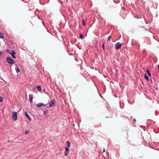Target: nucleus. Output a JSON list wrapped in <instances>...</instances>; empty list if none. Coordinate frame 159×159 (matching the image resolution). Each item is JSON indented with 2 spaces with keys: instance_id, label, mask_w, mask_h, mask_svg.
Returning a JSON list of instances; mask_svg holds the SVG:
<instances>
[{
  "instance_id": "a211bd4d",
  "label": "nucleus",
  "mask_w": 159,
  "mask_h": 159,
  "mask_svg": "<svg viewBox=\"0 0 159 159\" xmlns=\"http://www.w3.org/2000/svg\"><path fill=\"white\" fill-rule=\"evenodd\" d=\"M68 154V153L66 151L64 152V155L65 156H67Z\"/></svg>"
},
{
  "instance_id": "9d476101",
  "label": "nucleus",
  "mask_w": 159,
  "mask_h": 159,
  "mask_svg": "<svg viewBox=\"0 0 159 159\" xmlns=\"http://www.w3.org/2000/svg\"><path fill=\"white\" fill-rule=\"evenodd\" d=\"M144 78L147 80L148 81L149 80V78L147 76L146 74H145L144 75Z\"/></svg>"
},
{
  "instance_id": "cd10ccee",
  "label": "nucleus",
  "mask_w": 159,
  "mask_h": 159,
  "mask_svg": "<svg viewBox=\"0 0 159 159\" xmlns=\"http://www.w3.org/2000/svg\"><path fill=\"white\" fill-rule=\"evenodd\" d=\"M72 54H73V53H70V55H72Z\"/></svg>"
},
{
  "instance_id": "0eeeda50",
  "label": "nucleus",
  "mask_w": 159,
  "mask_h": 159,
  "mask_svg": "<svg viewBox=\"0 0 159 159\" xmlns=\"http://www.w3.org/2000/svg\"><path fill=\"white\" fill-rule=\"evenodd\" d=\"M29 98L30 101L31 102H33V95L31 94H30L29 95Z\"/></svg>"
},
{
  "instance_id": "aec40b11",
  "label": "nucleus",
  "mask_w": 159,
  "mask_h": 159,
  "mask_svg": "<svg viewBox=\"0 0 159 159\" xmlns=\"http://www.w3.org/2000/svg\"><path fill=\"white\" fill-rule=\"evenodd\" d=\"M83 24L84 25H85V21L84 20H83Z\"/></svg>"
},
{
  "instance_id": "4468645a",
  "label": "nucleus",
  "mask_w": 159,
  "mask_h": 159,
  "mask_svg": "<svg viewBox=\"0 0 159 159\" xmlns=\"http://www.w3.org/2000/svg\"><path fill=\"white\" fill-rule=\"evenodd\" d=\"M3 36L2 34V33L0 31V38L1 39H3Z\"/></svg>"
},
{
  "instance_id": "bb28decb",
  "label": "nucleus",
  "mask_w": 159,
  "mask_h": 159,
  "mask_svg": "<svg viewBox=\"0 0 159 159\" xmlns=\"http://www.w3.org/2000/svg\"><path fill=\"white\" fill-rule=\"evenodd\" d=\"M1 54H2V53L1 52H0V55Z\"/></svg>"
},
{
  "instance_id": "6ab92c4d",
  "label": "nucleus",
  "mask_w": 159,
  "mask_h": 159,
  "mask_svg": "<svg viewBox=\"0 0 159 159\" xmlns=\"http://www.w3.org/2000/svg\"><path fill=\"white\" fill-rule=\"evenodd\" d=\"M48 113V111L47 110H45L44 111V113L46 114Z\"/></svg>"
},
{
  "instance_id": "412c9836",
  "label": "nucleus",
  "mask_w": 159,
  "mask_h": 159,
  "mask_svg": "<svg viewBox=\"0 0 159 159\" xmlns=\"http://www.w3.org/2000/svg\"><path fill=\"white\" fill-rule=\"evenodd\" d=\"M111 36H109V37H108V38L107 39V40H110V39H111Z\"/></svg>"
},
{
  "instance_id": "20e7f679",
  "label": "nucleus",
  "mask_w": 159,
  "mask_h": 159,
  "mask_svg": "<svg viewBox=\"0 0 159 159\" xmlns=\"http://www.w3.org/2000/svg\"><path fill=\"white\" fill-rule=\"evenodd\" d=\"M121 46V44L120 42H118L115 44V48L116 50L120 49Z\"/></svg>"
},
{
  "instance_id": "9b49d317",
  "label": "nucleus",
  "mask_w": 159,
  "mask_h": 159,
  "mask_svg": "<svg viewBox=\"0 0 159 159\" xmlns=\"http://www.w3.org/2000/svg\"><path fill=\"white\" fill-rule=\"evenodd\" d=\"M147 73L149 76H150L151 75V73L149 70H147Z\"/></svg>"
},
{
  "instance_id": "6e6552de",
  "label": "nucleus",
  "mask_w": 159,
  "mask_h": 159,
  "mask_svg": "<svg viewBox=\"0 0 159 159\" xmlns=\"http://www.w3.org/2000/svg\"><path fill=\"white\" fill-rule=\"evenodd\" d=\"M15 69L16 72L17 73H18L20 71V69L17 65H16Z\"/></svg>"
},
{
  "instance_id": "423d86ee",
  "label": "nucleus",
  "mask_w": 159,
  "mask_h": 159,
  "mask_svg": "<svg viewBox=\"0 0 159 159\" xmlns=\"http://www.w3.org/2000/svg\"><path fill=\"white\" fill-rule=\"evenodd\" d=\"M55 99H53L51 100V102L49 103V105L50 106H55Z\"/></svg>"
},
{
  "instance_id": "4be33fe9",
  "label": "nucleus",
  "mask_w": 159,
  "mask_h": 159,
  "mask_svg": "<svg viewBox=\"0 0 159 159\" xmlns=\"http://www.w3.org/2000/svg\"><path fill=\"white\" fill-rule=\"evenodd\" d=\"M105 151V148H103V150H102V152H104Z\"/></svg>"
},
{
  "instance_id": "b1692460",
  "label": "nucleus",
  "mask_w": 159,
  "mask_h": 159,
  "mask_svg": "<svg viewBox=\"0 0 159 159\" xmlns=\"http://www.w3.org/2000/svg\"><path fill=\"white\" fill-rule=\"evenodd\" d=\"M134 122H135L136 121V120L135 119H134Z\"/></svg>"
},
{
  "instance_id": "f257e3e1",
  "label": "nucleus",
  "mask_w": 159,
  "mask_h": 159,
  "mask_svg": "<svg viewBox=\"0 0 159 159\" xmlns=\"http://www.w3.org/2000/svg\"><path fill=\"white\" fill-rule=\"evenodd\" d=\"M6 60L8 63L11 64H13L15 62L11 58L9 57L6 58Z\"/></svg>"
},
{
  "instance_id": "dca6fc26",
  "label": "nucleus",
  "mask_w": 159,
  "mask_h": 159,
  "mask_svg": "<svg viewBox=\"0 0 159 159\" xmlns=\"http://www.w3.org/2000/svg\"><path fill=\"white\" fill-rule=\"evenodd\" d=\"M65 150H66V151L68 152V151H69V148L67 147H66L65 148Z\"/></svg>"
},
{
  "instance_id": "f03ea898",
  "label": "nucleus",
  "mask_w": 159,
  "mask_h": 159,
  "mask_svg": "<svg viewBox=\"0 0 159 159\" xmlns=\"http://www.w3.org/2000/svg\"><path fill=\"white\" fill-rule=\"evenodd\" d=\"M8 53L11 54V55L12 57L15 59L16 58V56H15V52L14 50H6Z\"/></svg>"
},
{
  "instance_id": "393cba45",
  "label": "nucleus",
  "mask_w": 159,
  "mask_h": 159,
  "mask_svg": "<svg viewBox=\"0 0 159 159\" xmlns=\"http://www.w3.org/2000/svg\"><path fill=\"white\" fill-rule=\"evenodd\" d=\"M158 69L159 70V65H158Z\"/></svg>"
},
{
  "instance_id": "5701e85b",
  "label": "nucleus",
  "mask_w": 159,
  "mask_h": 159,
  "mask_svg": "<svg viewBox=\"0 0 159 159\" xmlns=\"http://www.w3.org/2000/svg\"><path fill=\"white\" fill-rule=\"evenodd\" d=\"M102 46L103 49V50H104L105 49L104 46L103 44Z\"/></svg>"
},
{
  "instance_id": "39448f33",
  "label": "nucleus",
  "mask_w": 159,
  "mask_h": 159,
  "mask_svg": "<svg viewBox=\"0 0 159 159\" xmlns=\"http://www.w3.org/2000/svg\"><path fill=\"white\" fill-rule=\"evenodd\" d=\"M46 105V104H43V103H40L37 104L36 105V106L37 107L39 108L42 106H45Z\"/></svg>"
},
{
  "instance_id": "7ed1b4c3",
  "label": "nucleus",
  "mask_w": 159,
  "mask_h": 159,
  "mask_svg": "<svg viewBox=\"0 0 159 159\" xmlns=\"http://www.w3.org/2000/svg\"><path fill=\"white\" fill-rule=\"evenodd\" d=\"M12 119L14 121H16L17 120V113L16 112H12Z\"/></svg>"
},
{
  "instance_id": "1a4fd4ad",
  "label": "nucleus",
  "mask_w": 159,
  "mask_h": 159,
  "mask_svg": "<svg viewBox=\"0 0 159 159\" xmlns=\"http://www.w3.org/2000/svg\"><path fill=\"white\" fill-rule=\"evenodd\" d=\"M25 115L28 118V119L30 120H31V118H30V117L29 115L27 114V112H25Z\"/></svg>"
},
{
  "instance_id": "ddd939ff",
  "label": "nucleus",
  "mask_w": 159,
  "mask_h": 159,
  "mask_svg": "<svg viewBox=\"0 0 159 159\" xmlns=\"http://www.w3.org/2000/svg\"><path fill=\"white\" fill-rule=\"evenodd\" d=\"M67 147L69 148L70 146V143L68 141H67Z\"/></svg>"
},
{
  "instance_id": "2eb2a0df",
  "label": "nucleus",
  "mask_w": 159,
  "mask_h": 159,
  "mask_svg": "<svg viewBox=\"0 0 159 159\" xmlns=\"http://www.w3.org/2000/svg\"><path fill=\"white\" fill-rule=\"evenodd\" d=\"M3 100V98L2 97H0V103H1Z\"/></svg>"
},
{
  "instance_id": "f3484780",
  "label": "nucleus",
  "mask_w": 159,
  "mask_h": 159,
  "mask_svg": "<svg viewBox=\"0 0 159 159\" xmlns=\"http://www.w3.org/2000/svg\"><path fill=\"white\" fill-rule=\"evenodd\" d=\"M80 37L81 39H83L84 38L83 35L81 34H80Z\"/></svg>"
},
{
  "instance_id": "a878e982",
  "label": "nucleus",
  "mask_w": 159,
  "mask_h": 159,
  "mask_svg": "<svg viewBox=\"0 0 159 159\" xmlns=\"http://www.w3.org/2000/svg\"><path fill=\"white\" fill-rule=\"evenodd\" d=\"M28 132H28H28H26L25 133H26H26H28Z\"/></svg>"
},
{
  "instance_id": "c85d7f7f",
  "label": "nucleus",
  "mask_w": 159,
  "mask_h": 159,
  "mask_svg": "<svg viewBox=\"0 0 159 159\" xmlns=\"http://www.w3.org/2000/svg\"><path fill=\"white\" fill-rule=\"evenodd\" d=\"M73 125L74 126L75 125L74 124H73Z\"/></svg>"
},
{
  "instance_id": "f8f14e48",
  "label": "nucleus",
  "mask_w": 159,
  "mask_h": 159,
  "mask_svg": "<svg viewBox=\"0 0 159 159\" xmlns=\"http://www.w3.org/2000/svg\"><path fill=\"white\" fill-rule=\"evenodd\" d=\"M37 89L39 91L41 90V87L39 85L37 86Z\"/></svg>"
}]
</instances>
